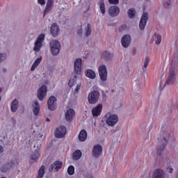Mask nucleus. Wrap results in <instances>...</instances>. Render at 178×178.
<instances>
[{"label":"nucleus","mask_w":178,"mask_h":178,"mask_svg":"<svg viewBox=\"0 0 178 178\" xmlns=\"http://www.w3.org/2000/svg\"><path fill=\"white\" fill-rule=\"evenodd\" d=\"M161 143H159L157 147V151L159 152V151H163L165 149V147H166V143H164L163 141H161Z\"/></svg>","instance_id":"nucleus-37"},{"label":"nucleus","mask_w":178,"mask_h":178,"mask_svg":"<svg viewBox=\"0 0 178 178\" xmlns=\"http://www.w3.org/2000/svg\"><path fill=\"white\" fill-rule=\"evenodd\" d=\"M102 111V104H99L92 110L93 116H98L101 113Z\"/></svg>","instance_id":"nucleus-23"},{"label":"nucleus","mask_w":178,"mask_h":178,"mask_svg":"<svg viewBox=\"0 0 178 178\" xmlns=\"http://www.w3.org/2000/svg\"><path fill=\"white\" fill-rule=\"evenodd\" d=\"M46 121L48 122H51V120H50L49 118H47V119H46Z\"/></svg>","instance_id":"nucleus-57"},{"label":"nucleus","mask_w":178,"mask_h":178,"mask_svg":"<svg viewBox=\"0 0 178 178\" xmlns=\"http://www.w3.org/2000/svg\"><path fill=\"white\" fill-rule=\"evenodd\" d=\"M147 1H149V0H147Z\"/></svg>","instance_id":"nucleus-60"},{"label":"nucleus","mask_w":178,"mask_h":178,"mask_svg":"<svg viewBox=\"0 0 178 178\" xmlns=\"http://www.w3.org/2000/svg\"><path fill=\"white\" fill-rule=\"evenodd\" d=\"M106 122L108 126L113 127L118 122H119V117L116 114L112 113H107L106 114Z\"/></svg>","instance_id":"nucleus-4"},{"label":"nucleus","mask_w":178,"mask_h":178,"mask_svg":"<svg viewBox=\"0 0 178 178\" xmlns=\"http://www.w3.org/2000/svg\"><path fill=\"white\" fill-rule=\"evenodd\" d=\"M77 81V78L76 76H74V79L71 78L70 80V84H72V86H75L74 92H79V90H80V87H81V83H76Z\"/></svg>","instance_id":"nucleus-20"},{"label":"nucleus","mask_w":178,"mask_h":178,"mask_svg":"<svg viewBox=\"0 0 178 178\" xmlns=\"http://www.w3.org/2000/svg\"><path fill=\"white\" fill-rule=\"evenodd\" d=\"M19 108V102L17 101V99H14L12 103H11V112H16V111H17V108Z\"/></svg>","instance_id":"nucleus-26"},{"label":"nucleus","mask_w":178,"mask_h":178,"mask_svg":"<svg viewBox=\"0 0 178 178\" xmlns=\"http://www.w3.org/2000/svg\"><path fill=\"white\" fill-rule=\"evenodd\" d=\"M127 29V26L126 24H123L119 28L120 33H122V31H124Z\"/></svg>","instance_id":"nucleus-45"},{"label":"nucleus","mask_w":178,"mask_h":178,"mask_svg":"<svg viewBox=\"0 0 178 178\" xmlns=\"http://www.w3.org/2000/svg\"><path fill=\"white\" fill-rule=\"evenodd\" d=\"M38 3H39V5H45V0H38Z\"/></svg>","instance_id":"nucleus-50"},{"label":"nucleus","mask_w":178,"mask_h":178,"mask_svg":"<svg viewBox=\"0 0 178 178\" xmlns=\"http://www.w3.org/2000/svg\"><path fill=\"white\" fill-rule=\"evenodd\" d=\"M47 6H54V0H47Z\"/></svg>","instance_id":"nucleus-48"},{"label":"nucleus","mask_w":178,"mask_h":178,"mask_svg":"<svg viewBox=\"0 0 178 178\" xmlns=\"http://www.w3.org/2000/svg\"><path fill=\"white\" fill-rule=\"evenodd\" d=\"M148 22V13H143L140 22H139V29L143 31L144 29H145V26H147V22Z\"/></svg>","instance_id":"nucleus-10"},{"label":"nucleus","mask_w":178,"mask_h":178,"mask_svg":"<svg viewBox=\"0 0 178 178\" xmlns=\"http://www.w3.org/2000/svg\"><path fill=\"white\" fill-rule=\"evenodd\" d=\"M91 25L88 24L86 27L85 28V35L86 37H90L91 35Z\"/></svg>","instance_id":"nucleus-33"},{"label":"nucleus","mask_w":178,"mask_h":178,"mask_svg":"<svg viewBox=\"0 0 178 178\" xmlns=\"http://www.w3.org/2000/svg\"><path fill=\"white\" fill-rule=\"evenodd\" d=\"M0 92H2V88H0Z\"/></svg>","instance_id":"nucleus-58"},{"label":"nucleus","mask_w":178,"mask_h":178,"mask_svg":"<svg viewBox=\"0 0 178 178\" xmlns=\"http://www.w3.org/2000/svg\"><path fill=\"white\" fill-rule=\"evenodd\" d=\"M167 172L168 173H170V174L173 173V169L172 168V167H168Z\"/></svg>","instance_id":"nucleus-51"},{"label":"nucleus","mask_w":178,"mask_h":178,"mask_svg":"<svg viewBox=\"0 0 178 178\" xmlns=\"http://www.w3.org/2000/svg\"><path fill=\"white\" fill-rule=\"evenodd\" d=\"M1 98H0V101H1Z\"/></svg>","instance_id":"nucleus-59"},{"label":"nucleus","mask_w":178,"mask_h":178,"mask_svg":"<svg viewBox=\"0 0 178 178\" xmlns=\"http://www.w3.org/2000/svg\"><path fill=\"white\" fill-rule=\"evenodd\" d=\"M3 73H6L8 72V70L6 68L3 69Z\"/></svg>","instance_id":"nucleus-56"},{"label":"nucleus","mask_w":178,"mask_h":178,"mask_svg":"<svg viewBox=\"0 0 178 178\" xmlns=\"http://www.w3.org/2000/svg\"><path fill=\"white\" fill-rule=\"evenodd\" d=\"M74 110L70 108L65 113V119L67 122H72L73 118H74Z\"/></svg>","instance_id":"nucleus-19"},{"label":"nucleus","mask_w":178,"mask_h":178,"mask_svg":"<svg viewBox=\"0 0 178 178\" xmlns=\"http://www.w3.org/2000/svg\"><path fill=\"white\" fill-rule=\"evenodd\" d=\"M85 74L86 77L92 79H95L96 76L95 72L92 71V70H86L85 72Z\"/></svg>","instance_id":"nucleus-27"},{"label":"nucleus","mask_w":178,"mask_h":178,"mask_svg":"<svg viewBox=\"0 0 178 178\" xmlns=\"http://www.w3.org/2000/svg\"><path fill=\"white\" fill-rule=\"evenodd\" d=\"M3 152V147L0 145V154H2Z\"/></svg>","instance_id":"nucleus-55"},{"label":"nucleus","mask_w":178,"mask_h":178,"mask_svg":"<svg viewBox=\"0 0 178 178\" xmlns=\"http://www.w3.org/2000/svg\"><path fill=\"white\" fill-rule=\"evenodd\" d=\"M177 61L178 52L177 51L174 54L172 57V61L168 73V78L165 83V86H170L175 83V81L176 80V67L177 66Z\"/></svg>","instance_id":"nucleus-1"},{"label":"nucleus","mask_w":178,"mask_h":178,"mask_svg":"<svg viewBox=\"0 0 178 178\" xmlns=\"http://www.w3.org/2000/svg\"><path fill=\"white\" fill-rule=\"evenodd\" d=\"M45 40V35L40 34L37 40L34 42L33 51L35 52H40L41 51V48H42V42Z\"/></svg>","instance_id":"nucleus-6"},{"label":"nucleus","mask_w":178,"mask_h":178,"mask_svg":"<svg viewBox=\"0 0 178 178\" xmlns=\"http://www.w3.org/2000/svg\"><path fill=\"white\" fill-rule=\"evenodd\" d=\"M148 63H149V58H148V57H146L143 66V70L144 72H147V67H148Z\"/></svg>","instance_id":"nucleus-36"},{"label":"nucleus","mask_w":178,"mask_h":178,"mask_svg":"<svg viewBox=\"0 0 178 178\" xmlns=\"http://www.w3.org/2000/svg\"><path fill=\"white\" fill-rule=\"evenodd\" d=\"M121 44L123 48H129L131 44V37L129 35H124L121 38Z\"/></svg>","instance_id":"nucleus-12"},{"label":"nucleus","mask_w":178,"mask_h":178,"mask_svg":"<svg viewBox=\"0 0 178 178\" xmlns=\"http://www.w3.org/2000/svg\"><path fill=\"white\" fill-rule=\"evenodd\" d=\"M39 158L40 152H38V151H35V152H33L30 156L31 162H37V160Z\"/></svg>","instance_id":"nucleus-28"},{"label":"nucleus","mask_w":178,"mask_h":178,"mask_svg":"<svg viewBox=\"0 0 178 178\" xmlns=\"http://www.w3.org/2000/svg\"><path fill=\"white\" fill-rule=\"evenodd\" d=\"M56 97L51 96L47 101L48 109L49 111H55L56 109Z\"/></svg>","instance_id":"nucleus-13"},{"label":"nucleus","mask_w":178,"mask_h":178,"mask_svg":"<svg viewBox=\"0 0 178 178\" xmlns=\"http://www.w3.org/2000/svg\"><path fill=\"white\" fill-rule=\"evenodd\" d=\"M72 158L74 161H79L81 158V151L76 150L72 154Z\"/></svg>","instance_id":"nucleus-29"},{"label":"nucleus","mask_w":178,"mask_h":178,"mask_svg":"<svg viewBox=\"0 0 178 178\" xmlns=\"http://www.w3.org/2000/svg\"><path fill=\"white\" fill-rule=\"evenodd\" d=\"M41 60H42V57L40 56L39 58H36L31 67V72H34L35 68L38 67V65L41 63Z\"/></svg>","instance_id":"nucleus-24"},{"label":"nucleus","mask_w":178,"mask_h":178,"mask_svg":"<svg viewBox=\"0 0 178 178\" xmlns=\"http://www.w3.org/2000/svg\"><path fill=\"white\" fill-rule=\"evenodd\" d=\"M100 94L98 90H93L90 92L88 97V101L91 105H95L99 99Z\"/></svg>","instance_id":"nucleus-5"},{"label":"nucleus","mask_w":178,"mask_h":178,"mask_svg":"<svg viewBox=\"0 0 178 178\" xmlns=\"http://www.w3.org/2000/svg\"><path fill=\"white\" fill-rule=\"evenodd\" d=\"M108 2L113 5H118V3H119V0H108Z\"/></svg>","instance_id":"nucleus-47"},{"label":"nucleus","mask_w":178,"mask_h":178,"mask_svg":"<svg viewBox=\"0 0 178 178\" xmlns=\"http://www.w3.org/2000/svg\"><path fill=\"white\" fill-rule=\"evenodd\" d=\"M163 5L164 8H166L167 9L170 8V6H172V0H165Z\"/></svg>","instance_id":"nucleus-39"},{"label":"nucleus","mask_w":178,"mask_h":178,"mask_svg":"<svg viewBox=\"0 0 178 178\" xmlns=\"http://www.w3.org/2000/svg\"><path fill=\"white\" fill-rule=\"evenodd\" d=\"M67 173L70 176H73V175H74V167H73V165L68 167Z\"/></svg>","instance_id":"nucleus-40"},{"label":"nucleus","mask_w":178,"mask_h":178,"mask_svg":"<svg viewBox=\"0 0 178 178\" xmlns=\"http://www.w3.org/2000/svg\"><path fill=\"white\" fill-rule=\"evenodd\" d=\"M155 37L156 38V44L159 45V44H161V41H162V37L159 34H155Z\"/></svg>","instance_id":"nucleus-43"},{"label":"nucleus","mask_w":178,"mask_h":178,"mask_svg":"<svg viewBox=\"0 0 178 178\" xmlns=\"http://www.w3.org/2000/svg\"><path fill=\"white\" fill-rule=\"evenodd\" d=\"M66 134V127L61 126L58 127L55 131V136L56 138H63Z\"/></svg>","instance_id":"nucleus-14"},{"label":"nucleus","mask_w":178,"mask_h":178,"mask_svg":"<svg viewBox=\"0 0 178 178\" xmlns=\"http://www.w3.org/2000/svg\"><path fill=\"white\" fill-rule=\"evenodd\" d=\"M102 154V146L101 145H96L93 147L92 155L93 158H99Z\"/></svg>","instance_id":"nucleus-11"},{"label":"nucleus","mask_w":178,"mask_h":178,"mask_svg":"<svg viewBox=\"0 0 178 178\" xmlns=\"http://www.w3.org/2000/svg\"><path fill=\"white\" fill-rule=\"evenodd\" d=\"M50 33L52 37H58L59 35V33H60V29L58 24L54 23L50 28Z\"/></svg>","instance_id":"nucleus-15"},{"label":"nucleus","mask_w":178,"mask_h":178,"mask_svg":"<svg viewBox=\"0 0 178 178\" xmlns=\"http://www.w3.org/2000/svg\"><path fill=\"white\" fill-rule=\"evenodd\" d=\"M63 165V163L62 161H55L53 164L50 165L49 170L50 172H52L54 170V172H58L59 169L62 168Z\"/></svg>","instance_id":"nucleus-18"},{"label":"nucleus","mask_w":178,"mask_h":178,"mask_svg":"<svg viewBox=\"0 0 178 178\" xmlns=\"http://www.w3.org/2000/svg\"><path fill=\"white\" fill-rule=\"evenodd\" d=\"M136 54H137V49H133V50H132V54H133V55H136Z\"/></svg>","instance_id":"nucleus-54"},{"label":"nucleus","mask_w":178,"mask_h":178,"mask_svg":"<svg viewBox=\"0 0 178 178\" xmlns=\"http://www.w3.org/2000/svg\"><path fill=\"white\" fill-rule=\"evenodd\" d=\"M51 9H52V6L46 5V8L44 10L43 16L45 17V15H47V13H49V12H51Z\"/></svg>","instance_id":"nucleus-41"},{"label":"nucleus","mask_w":178,"mask_h":178,"mask_svg":"<svg viewBox=\"0 0 178 178\" xmlns=\"http://www.w3.org/2000/svg\"><path fill=\"white\" fill-rule=\"evenodd\" d=\"M77 33H78L79 35H81V34H83V29H78Z\"/></svg>","instance_id":"nucleus-52"},{"label":"nucleus","mask_w":178,"mask_h":178,"mask_svg":"<svg viewBox=\"0 0 178 178\" xmlns=\"http://www.w3.org/2000/svg\"><path fill=\"white\" fill-rule=\"evenodd\" d=\"M120 12V10L119 9V7L116 6H113L110 7L108 10V15L111 16L112 17H115L119 15Z\"/></svg>","instance_id":"nucleus-17"},{"label":"nucleus","mask_w":178,"mask_h":178,"mask_svg":"<svg viewBox=\"0 0 178 178\" xmlns=\"http://www.w3.org/2000/svg\"><path fill=\"white\" fill-rule=\"evenodd\" d=\"M127 15L129 19H134L136 17V10L134 8H130L127 11Z\"/></svg>","instance_id":"nucleus-30"},{"label":"nucleus","mask_w":178,"mask_h":178,"mask_svg":"<svg viewBox=\"0 0 178 178\" xmlns=\"http://www.w3.org/2000/svg\"><path fill=\"white\" fill-rule=\"evenodd\" d=\"M12 165H13V163L12 162L7 163L1 168V172H8V170L12 168Z\"/></svg>","instance_id":"nucleus-32"},{"label":"nucleus","mask_w":178,"mask_h":178,"mask_svg":"<svg viewBox=\"0 0 178 178\" xmlns=\"http://www.w3.org/2000/svg\"><path fill=\"white\" fill-rule=\"evenodd\" d=\"M103 58L105 60H111L113 58V55L109 51H105L103 54Z\"/></svg>","instance_id":"nucleus-31"},{"label":"nucleus","mask_w":178,"mask_h":178,"mask_svg":"<svg viewBox=\"0 0 178 178\" xmlns=\"http://www.w3.org/2000/svg\"><path fill=\"white\" fill-rule=\"evenodd\" d=\"M177 61L178 52L177 51L174 54L172 57V61L168 73V78L165 83V86H170L175 83V81L176 80V67L177 66Z\"/></svg>","instance_id":"nucleus-2"},{"label":"nucleus","mask_w":178,"mask_h":178,"mask_svg":"<svg viewBox=\"0 0 178 178\" xmlns=\"http://www.w3.org/2000/svg\"><path fill=\"white\" fill-rule=\"evenodd\" d=\"M6 54L5 53H0V63H2V62L6 60Z\"/></svg>","instance_id":"nucleus-42"},{"label":"nucleus","mask_w":178,"mask_h":178,"mask_svg":"<svg viewBox=\"0 0 178 178\" xmlns=\"http://www.w3.org/2000/svg\"><path fill=\"white\" fill-rule=\"evenodd\" d=\"M74 67L76 74H81V58H77L74 60Z\"/></svg>","instance_id":"nucleus-16"},{"label":"nucleus","mask_w":178,"mask_h":178,"mask_svg":"<svg viewBox=\"0 0 178 178\" xmlns=\"http://www.w3.org/2000/svg\"><path fill=\"white\" fill-rule=\"evenodd\" d=\"M175 136L173 131L165 130L158 137L159 141H163L164 144H168L169 141L173 140Z\"/></svg>","instance_id":"nucleus-3"},{"label":"nucleus","mask_w":178,"mask_h":178,"mask_svg":"<svg viewBox=\"0 0 178 178\" xmlns=\"http://www.w3.org/2000/svg\"><path fill=\"white\" fill-rule=\"evenodd\" d=\"M153 178H165V172L161 169H156L153 173Z\"/></svg>","instance_id":"nucleus-22"},{"label":"nucleus","mask_w":178,"mask_h":178,"mask_svg":"<svg viewBox=\"0 0 178 178\" xmlns=\"http://www.w3.org/2000/svg\"><path fill=\"white\" fill-rule=\"evenodd\" d=\"M99 8L102 15H105V3H104V0L99 1Z\"/></svg>","instance_id":"nucleus-38"},{"label":"nucleus","mask_w":178,"mask_h":178,"mask_svg":"<svg viewBox=\"0 0 178 178\" xmlns=\"http://www.w3.org/2000/svg\"><path fill=\"white\" fill-rule=\"evenodd\" d=\"M43 135L41 134H39L38 136V140H42Z\"/></svg>","instance_id":"nucleus-53"},{"label":"nucleus","mask_w":178,"mask_h":178,"mask_svg":"<svg viewBox=\"0 0 178 178\" xmlns=\"http://www.w3.org/2000/svg\"><path fill=\"white\" fill-rule=\"evenodd\" d=\"M32 107L33 115H35V116H38L40 113V103L37 100H35L32 104Z\"/></svg>","instance_id":"nucleus-21"},{"label":"nucleus","mask_w":178,"mask_h":178,"mask_svg":"<svg viewBox=\"0 0 178 178\" xmlns=\"http://www.w3.org/2000/svg\"><path fill=\"white\" fill-rule=\"evenodd\" d=\"M11 123L14 127H16V119L11 118Z\"/></svg>","instance_id":"nucleus-49"},{"label":"nucleus","mask_w":178,"mask_h":178,"mask_svg":"<svg viewBox=\"0 0 178 178\" xmlns=\"http://www.w3.org/2000/svg\"><path fill=\"white\" fill-rule=\"evenodd\" d=\"M44 175H45V166L42 165L39 170L38 178L44 177Z\"/></svg>","instance_id":"nucleus-34"},{"label":"nucleus","mask_w":178,"mask_h":178,"mask_svg":"<svg viewBox=\"0 0 178 178\" xmlns=\"http://www.w3.org/2000/svg\"><path fill=\"white\" fill-rule=\"evenodd\" d=\"M38 98L40 101H44V98L47 97V86L42 85L38 90Z\"/></svg>","instance_id":"nucleus-9"},{"label":"nucleus","mask_w":178,"mask_h":178,"mask_svg":"<svg viewBox=\"0 0 178 178\" xmlns=\"http://www.w3.org/2000/svg\"><path fill=\"white\" fill-rule=\"evenodd\" d=\"M79 141H84L87 140V131L86 129H82L79 134Z\"/></svg>","instance_id":"nucleus-25"},{"label":"nucleus","mask_w":178,"mask_h":178,"mask_svg":"<svg viewBox=\"0 0 178 178\" xmlns=\"http://www.w3.org/2000/svg\"><path fill=\"white\" fill-rule=\"evenodd\" d=\"M50 49L52 55L54 56L59 54L60 51V43L58 40H52L50 42Z\"/></svg>","instance_id":"nucleus-7"},{"label":"nucleus","mask_w":178,"mask_h":178,"mask_svg":"<svg viewBox=\"0 0 178 178\" xmlns=\"http://www.w3.org/2000/svg\"><path fill=\"white\" fill-rule=\"evenodd\" d=\"M99 74L102 81H106V79H108V70L105 65H102L99 67Z\"/></svg>","instance_id":"nucleus-8"},{"label":"nucleus","mask_w":178,"mask_h":178,"mask_svg":"<svg viewBox=\"0 0 178 178\" xmlns=\"http://www.w3.org/2000/svg\"><path fill=\"white\" fill-rule=\"evenodd\" d=\"M36 147H37V149L35 151H38H38H40V149H41V143H40L38 142L36 143L34 145V148H36Z\"/></svg>","instance_id":"nucleus-46"},{"label":"nucleus","mask_w":178,"mask_h":178,"mask_svg":"<svg viewBox=\"0 0 178 178\" xmlns=\"http://www.w3.org/2000/svg\"><path fill=\"white\" fill-rule=\"evenodd\" d=\"M171 107H172L173 109H177L178 108V99H174L171 100L170 102Z\"/></svg>","instance_id":"nucleus-35"},{"label":"nucleus","mask_w":178,"mask_h":178,"mask_svg":"<svg viewBox=\"0 0 178 178\" xmlns=\"http://www.w3.org/2000/svg\"><path fill=\"white\" fill-rule=\"evenodd\" d=\"M83 178H94L92 172H86L83 175Z\"/></svg>","instance_id":"nucleus-44"}]
</instances>
